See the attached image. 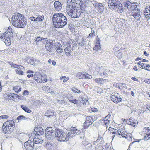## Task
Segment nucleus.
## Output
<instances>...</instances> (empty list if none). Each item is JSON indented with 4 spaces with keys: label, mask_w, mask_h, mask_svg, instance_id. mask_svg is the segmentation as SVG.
Here are the masks:
<instances>
[{
    "label": "nucleus",
    "mask_w": 150,
    "mask_h": 150,
    "mask_svg": "<svg viewBox=\"0 0 150 150\" xmlns=\"http://www.w3.org/2000/svg\"><path fill=\"white\" fill-rule=\"evenodd\" d=\"M53 23L56 28H63L67 24V19L63 13H56L53 16Z\"/></svg>",
    "instance_id": "7ed1b4c3"
},
{
    "label": "nucleus",
    "mask_w": 150,
    "mask_h": 150,
    "mask_svg": "<svg viewBox=\"0 0 150 150\" xmlns=\"http://www.w3.org/2000/svg\"><path fill=\"white\" fill-rule=\"evenodd\" d=\"M26 61L27 63L32 65H35V60L32 57H28L26 59Z\"/></svg>",
    "instance_id": "393cba45"
},
{
    "label": "nucleus",
    "mask_w": 150,
    "mask_h": 150,
    "mask_svg": "<svg viewBox=\"0 0 150 150\" xmlns=\"http://www.w3.org/2000/svg\"><path fill=\"white\" fill-rule=\"evenodd\" d=\"M44 39V38H41L40 37H38L35 40L36 43L38 44V42L40 41H41L42 40H43Z\"/></svg>",
    "instance_id": "de8ad7c7"
},
{
    "label": "nucleus",
    "mask_w": 150,
    "mask_h": 150,
    "mask_svg": "<svg viewBox=\"0 0 150 150\" xmlns=\"http://www.w3.org/2000/svg\"><path fill=\"white\" fill-rule=\"evenodd\" d=\"M140 134L144 136V139L145 140L150 139V128L149 127H145L143 130L140 132Z\"/></svg>",
    "instance_id": "6e6552de"
},
{
    "label": "nucleus",
    "mask_w": 150,
    "mask_h": 150,
    "mask_svg": "<svg viewBox=\"0 0 150 150\" xmlns=\"http://www.w3.org/2000/svg\"><path fill=\"white\" fill-rule=\"evenodd\" d=\"M97 92L98 93H103V90L101 88H97Z\"/></svg>",
    "instance_id": "6e6d98bb"
},
{
    "label": "nucleus",
    "mask_w": 150,
    "mask_h": 150,
    "mask_svg": "<svg viewBox=\"0 0 150 150\" xmlns=\"http://www.w3.org/2000/svg\"><path fill=\"white\" fill-rule=\"evenodd\" d=\"M76 76V77L80 79H90L92 78L90 75L83 71L78 72Z\"/></svg>",
    "instance_id": "9d476101"
},
{
    "label": "nucleus",
    "mask_w": 150,
    "mask_h": 150,
    "mask_svg": "<svg viewBox=\"0 0 150 150\" xmlns=\"http://www.w3.org/2000/svg\"><path fill=\"white\" fill-rule=\"evenodd\" d=\"M107 79H105L100 78H97L94 79L95 81L97 83L100 84H103L105 81H107Z\"/></svg>",
    "instance_id": "c85d7f7f"
},
{
    "label": "nucleus",
    "mask_w": 150,
    "mask_h": 150,
    "mask_svg": "<svg viewBox=\"0 0 150 150\" xmlns=\"http://www.w3.org/2000/svg\"><path fill=\"white\" fill-rule=\"evenodd\" d=\"M144 81L148 84H150V79H145Z\"/></svg>",
    "instance_id": "13d9d810"
},
{
    "label": "nucleus",
    "mask_w": 150,
    "mask_h": 150,
    "mask_svg": "<svg viewBox=\"0 0 150 150\" xmlns=\"http://www.w3.org/2000/svg\"><path fill=\"white\" fill-rule=\"evenodd\" d=\"M29 94V92L27 90H25L23 93L24 95H28Z\"/></svg>",
    "instance_id": "052dcab7"
},
{
    "label": "nucleus",
    "mask_w": 150,
    "mask_h": 150,
    "mask_svg": "<svg viewBox=\"0 0 150 150\" xmlns=\"http://www.w3.org/2000/svg\"><path fill=\"white\" fill-rule=\"evenodd\" d=\"M95 32L94 31V30L92 28H91V33H90L89 35L88 36V37H91V38H92L95 35Z\"/></svg>",
    "instance_id": "49530a36"
},
{
    "label": "nucleus",
    "mask_w": 150,
    "mask_h": 150,
    "mask_svg": "<svg viewBox=\"0 0 150 150\" xmlns=\"http://www.w3.org/2000/svg\"><path fill=\"white\" fill-rule=\"evenodd\" d=\"M55 49L57 52L59 53L62 52L63 49L61 44L59 42H56L55 45Z\"/></svg>",
    "instance_id": "5701e85b"
},
{
    "label": "nucleus",
    "mask_w": 150,
    "mask_h": 150,
    "mask_svg": "<svg viewBox=\"0 0 150 150\" xmlns=\"http://www.w3.org/2000/svg\"><path fill=\"white\" fill-rule=\"evenodd\" d=\"M144 69L150 71V65L146 64V66H145Z\"/></svg>",
    "instance_id": "5fc2aeb1"
},
{
    "label": "nucleus",
    "mask_w": 150,
    "mask_h": 150,
    "mask_svg": "<svg viewBox=\"0 0 150 150\" xmlns=\"http://www.w3.org/2000/svg\"><path fill=\"white\" fill-rule=\"evenodd\" d=\"M64 43L66 45L67 47L69 48L72 50H74L75 47L77 45L75 41L72 39L69 40L67 42H65Z\"/></svg>",
    "instance_id": "9b49d317"
},
{
    "label": "nucleus",
    "mask_w": 150,
    "mask_h": 150,
    "mask_svg": "<svg viewBox=\"0 0 150 150\" xmlns=\"http://www.w3.org/2000/svg\"><path fill=\"white\" fill-rule=\"evenodd\" d=\"M88 101V98H85L84 97H82L81 98L80 101L83 105H86Z\"/></svg>",
    "instance_id": "4c0bfd02"
},
{
    "label": "nucleus",
    "mask_w": 150,
    "mask_h": 150,
    "mask_svg": "<svg viewBox=\"0 0 150 150\" xmlns=\"http://www.w3.org/2000/svg\"><path fill=\"white\" fill-rule=\"evenodd\" d=\"M101 47L100 45V40H97L96 45L93 48L94 50L96 51L100 50Z\"/></svg>",
    "instance_id": "7c9ffc66"
},
{
    "label": "nucleus",
    "mask_w": 150,
    "mask_h": 150,
    "mask_svg": "<svg viewBox=\"0 0 150 150\" xmlns=\"http://www.w3.org/2000/svg\"><path fill=\"white\" fill-rule=\"evenodd\" d=\"M27 77L28 78L32 77L33 76L34 77V75H33L32 74H29L27 75Z\"/></svg>",
    "instance_id": "69168bd1"
},
{
    "label": "nucleus",
    "mask_w": 150,
    "mask_h": 150,
    "mask_svg": "<svg viewBox=\"0 0 150 150\" xmlns=\"http://www.w3.org/2000/svg\"><path fill=\"white\" fill-rule=\"evenodd\" d=\"M125 138L127 140L129 141H131L132 140V135L131 134H129L126 132V134H125Z\"/></svg>",
    "instance_id": "58836bf2"
},
{
    "label": "nucleus",
    "mask_w": 150,
    "mask_h": 150,
    "mask_svg": "<svg viewBox=\"0 0 150 150\" xmlns=\"http://www.w3.org/2000/svg\"><path fill=\"white\" fill-rule=\"evenodd\" d=\"M15 127L16 124L13 120H8L3 124L2 132L5 134H10L14 131Z\"/></svg>",
    "instance_id": "20e7f679"
},
{
    "label": "nucleus",
    "mask_w": 150,
    "mask_h": 150,
    "mask_svg": "<svg viewBox=\"0 0 150 150\" xmlns=\"http://www.w3.org/2000/svg\"><path fill=\"white\" fill-rule=\"evenodd\" d=\"M24 146L27 150H33L35 149L34 142L30 140H28L25 142ZM35 149H37V148Z\"/></svg>",
    "instance_id": "dca6fc26"
},
{
    "label": "nucleus",
    "mask_w": 150,
    "mask_h": 150,
    "mask_svg": "<svg viewBox=\"0 0 150 150\" xmlns=\"http://www.w3.org/2000/svg\"><path fill=\"white\" fill-rule=\"evenodd\" d=\"M115 55L118 58L120 59L122 57V54L119 51H117L115 53Z\"/></svg>",
    "instance_id": "37998d69"
},
{
    "label": "nucleus",
    "mask_w": 150,
    "mask_h": 150,
    "mask_svg": "<svg viewBox=\"0 0 150 150\" xmlns=\"http://www.w3.org/2000/svg\"><path fill=\"white\" fill-rule=\"evenodd\" d=\"M33 141L35 144H40L43 142L42 139L39 137L36 136L33 139Z\"/></svg>",
    "instance_id": "bb28decb"
},
{
    "label": "nucleus",
    "mask_w": 150,
    "mask_h": 150,
    "mask_svg": "<svg viewBox=\"0 0 150 150\" xmlns=\"http://www.w3.org/2000/svg\"><path fill=\"white\" fill-rule=\"evenodd\" d=\"M4 97L6 99L9 100H13L16 98H19V96L16 94L12 93L7 92L4 95Z\"/></svg>",
    "instance_id": "f3484780"
},
{
    "label": "nucleus",
    "mask_w": 150,
    "mask_h": 150,
    "mask_svg": "<svg viewBox=\"0 0 150 150\" xmlns=\"http://www.w3.org/2000/svg\"><path fill=\"white\" fill-rule=\"evenodd\" d=\"M96 8L98 11L97 13H100L102 12L104 9L103 6L101 4H98V5L96 6Z\"/></svg>",
    "instance_id": "c756f323"
},
{
    "label": "nucleus",
    "mask_w": 150,
    "mask_h": 150,
    "mask_svg": "<svg viewBox=\"0 0 150 150\" xmlns=\"http://www.w3.org/2000/svg\"><path fill=\"white\" fill-rule=\"evenodd\" d=\"M93 122L92 118L90 116L86 117V121L83 125V129H87L90 125L92 124Z\"/></svg>",
    "instance_id": "4468645a"
},
{
    "label": "nucleus",
    "mask_w": 150,
    "mask_h": 150,
    "mask_svg": "<svg viewBox=\"0 0 150 150\" xmlns=\"http://www.w3.org/2000/svg\"><path fill=\"white\" fill-rule=\"evenodd\" d=\"M9 116L7 115H2L0 116V118L2 119H8Z\"/></svg>",
    "instance_id": "603ef678"
},
{
    "label": "nucleus",
    "mask_w": 150,
    "mask_h": 150,
    "mask_svg": "<svg viewBox=\"0 0 150 150\" xmlns=\"http://www.w3.org/2000/svg\"><path fill=\"white\" fill-rule=\"evenodd\" d=\"M54 5L55 9L58 11H59L62 9V4L58 1H56L54 2Z\"/></svg>",
    "instance_id": "cd10ccee"
},
{
    "label": "nucleus",
    "mask_w": 150,
    "mask_h": 150,
    "mask_svg": "<svg viewBox=\"0 0 150 150\" xmlns=\"http://www.w3.org/2000/svg\"><path fill=\"white\" fill-rule=\"evenodd\" d=\"M75 2L70 3L66 7V10L68 14L72 18L79 17L82 9L85 7V2L84 0H75Z\"/></svg>",
    "instance_id": "f257e3e1"
},
{
    "label": "nucleus",
    "mask_w": 150,
    "mask_h": 150,
    "mask_svg": "<svg viewBox=\"0 0 150 150\" xmlns=\"http://www.w3.org/2000/svg\"><path fill=\"white\" fill-rule=\"evenodd\" d=\"M117 127H118L119 129H123V130H124L125 128V124L123 123L121 124H119L117 125Z\"/></svg>",
    "instance_id": "a18cd8bd"
},
{
    "label": "nucleus",
    "mask_w": 150,
    "mask_h": 150,
    "mask_svg": "<svg viewBox=\"0 0 150 150\" xmlns=\"http://www.w3.org/2000/svg\"><path fill=\"white\" fill-rule=\"evenodd\" d=\"M58 103L60 104H64L65 103V101L63 100H58Z\"/></svg>",
    "instance_id": "bf43d9fd"
},
{
    "label": "nucleus",
    "mask_w": 150,
    "mask_h": 150,
    "mask_svg": "<svg viewBox=\"0 0 150 150\" xmlns=\"http://www.w3.org/2000/svg\"><path fill=\"white\" fill-rule=\"evenodd\" d=\"M21 107L27 113H30L31 110L28 107L23 105H21Z\"/></svg>",
    "instance_id": "f704fd0d"
},
{
    "label": "nucleus",
    "mask_w": 150,
    "mask_h": 150,
    "mask_svg": "<svg viewBox=\"0 0 150 150\" xmlns=\"http://www.w3.org/2000/svg\"><path fill=\"white\" fill-rule=\"evenodd\" d=\"M12 29L11 27L10 26H9L7 31L3 33H6V34L9 35L10 34H11V33H12Z\"/></svg>",
    "instance_id": "79ce46f5"
},
{
    "label": "nucleus",
    "mask_w": 150,
    "mask_h": 150,
    "mask_svg": "<svg viewBox=\"0 0 150 150\" xmlns=\"http://www.w3.org/2000/svg\"><path fill=\"white\" fill-rule=\"evenodd\" d=\"M111 114L110 113H109L104 119L100 120L102 123L103 124V125H105L107 128L109 125L110 121L111 120Z\"/></svg>",
    "instance_id": "2eb2a0df"
},
{
    "label": "nucleus",
    "mask_w": 150,
    "mask_h": 150,
    "mask_svg": "<svg viewBox=\"0 0 150 150\" xmlns=\"http://www.w3.org/2000/svg\"><path fill=\"white\" fill-rule=\"evenodd\" d=\"M72 90L73 92L76 93H80V90L76 88H73Z\"/></svg>",
    "instance_id": "09e8293b"
},
{
    "label": "nucleus",
    "mask_w": 150,
    "mask_h": 150,
    "mask_svg": "<svg viewBox=\"0 0 150 150\" xmlns=\"http://www.w3.org/2000/svg\"><path fill=\"white\" fill-rule=\"evenodd\" d=\"M17 69L16 70L17 74L19 75H23L24 74V71L25 70L24 67L22 66L19 65Z\"/></svg>",
    "instance_id": "aec40b11"
},
{
    "label": "nucleus",
    "mask_w": 150,
    "mask_h": 150,
    "mask_svg": "<svg viewBox=\"0 0 150 150\" xmlns=\"http://www.w3.org/2000/svg\"><path fill=\"white\" fill-rule=\"evenodd\" d=\"M116 130V129H115L114 128H112L111 127H110L108 129V130L110 133H112V134L114 135L113 136V137L115 136V134L116 133V132L115 131Z\"/></svg>",
    "instance_id": "473e14b6"
},
{
    "label": "nucleus",
    "mask_w": 150,
    "mask_h": 150,
    "mask_svg": "<svg viewBox=\"0 0 150 150\" xmlns=\"http://www.w3.org/2000/svg\"><path fill=\"white\" fill-rule=\"evenodd\" d=\"M127 124L131 125L133 126H135L137 125L138 124L137 120H134L132 118H130L127 120Z\"/></svg>",
    "instance_id": "4be33fe9"
},
{
    "label": "nucleus",
    "mask_w": 150,
    "mask_h": 150,
    "mask_svg": "<svg viewBox=\"0 0 150 150\" xmlns=\"http://www.w3.org/2000/svg\"><path fill=\"white\" fill-rule=\"evenodd\" d=\"M30 19L31 21H33L34 22H36V20H35L36 18L33 16L30 17Z\"/></svg>",
    "instance_id": "4d7b16f0"
},
{
    "label": "nucleus",
    "mask_w": 150,
    "mask_h": 150,
    "mask_svg": "<svg viewBox=\"0 0 150 150\" xmlns=\"http://www.w3.org/2000/svg\"><path fill=\"white\" fill-rule=\"evenodd\" d=\"M69 48L67 47L64 50V51L65 54L68 56H70L71 54V50L70 49H69Z\"/></svg>",
    "instance_id": "2f4dec72"
},
{
    "label": "nucleus",
    "mask_w": 150,
    "mask_h": 150,
    "mask_svg": "<svg viewBox=\"0 0 150 150\" xmlns=\"http://www.w3.org/2000/svg\"><path fill=\"white\" fill-rule=\"evenodd\" d=\"M131 4V2L129 0H126L123 3L124 6L126 8H128Z\"/></svg>",
    "instance_id": "a19ab883"
},
{
    "label": "nucleus",
    "mask_w": 150,
    "mask_h": 150,
    "mask_svg": "<svg viewBox=\"0 0 150 150\" xmlns=\"http://www.w3.org/2000/svg\"><path fill=\"white\" fill-rule=\"evenodd\" d=\"M27 74H28V73L33 74L34 73V71L32 70H28L27 71Z\"/></svg>",
    "instance_id": "0e129e2a"
},
{
    "label": "nucleus",
    "mask_w": 150,
    "mask_h": 150,
    "mask_svg": "<svg viewBox=\"0 0 150 150\" xmlns=\"http://www.w3.org/2000/svg\"><path fill=\"white\" fill-rule=\"evenodd\" d=\"M45 48L48 51H53L54 49V46L52 40L50 39L47 40L45 46Z\"/></svg>",
    "instance_id": "f8f14e48"
},
{
    "label": "nucleus",
    "mask_w": 150,
    "mask_h": 150,
    "mask_svg": "<svg viewBox=\"0 0 150 150\" xmlns=\"http://www.w3.org/2000/svg\"><path fill=\"white\" fill-rule=\"evenodd\" d=\"M34 79L36 82L40 83H44L47 81L45 76H43L41 73L38 72L35 73Z\"/></svg>",
    "instance_id": "0eeeda50"
},
{
    "label": "nucleus",
    "mask_w": 150,
    "mask_h": 150,
    "mask_svg": "<svg viewBox=\"0 0 150 150\" xmlns=\"http://www.w3.org/2000/svg\"><path fill=\"white\" fill-rule=\"evenodd\" d=\"M56 137L57 139L61 142L67 141L69 140V138L71 137L69 135L68 133L58 129L56 131Z\"/></svg>",
    "instance_id": "423d86ee"
},
{
    "label": "nucleus",
    "mask_w": 150,
    "mask_h": 150,
    "mask_svg": "<svg viewBox=\"0 0 150 150\" xmlns=\"http://www.w3.org/2000/svg\"><path fill=\"white\" fill-rule=\"evenodd\" d=\"M34 132L36 135L39 136L43 134L44 131L42 127L38 126L35 128Z\"/></svg>",
    "instance_id": "a211bd4d"
},
{
    "label": "nucleus",
    "mask_w": 150,
    "mask_h": 150,
    "mask_svg": "<svg viewBox=\"0 0 150 150\" xmlns=\"http://www.w3.org/2000/svg\"><path fill=\"white\" fill-rule=\"evenodd\" d=\"M53 132V129L51 127L47 128L45 131V136L47 138H51Z\"/></svg>",
    "instance_id": "6ab92c4d"
},
{
    "label": "nucleus",
    "mask_w": 150,
    "mask_h": 150,
    "mask_svg": "<svg viewBox=\"0 0 150 150\" xmlns=\"http://www.w3.org/2000/svg\"><path fill=\"white\" fill-rule=\"evenodd\" d=\"M24 117V116L22 115H21L18 116L17 119L18 120H21L22 119H23Z\"/></svg>",
    "instance_id": "680f3d73"
},
{
    "label": "nucleus",
    "mask_w": 150,
    "mask_h": 150,
    "mask_svg": "<svg viewBox=\"0 0 150 150\" xmlns=\"http://www.w3.org/2000/svg\"><path fill=\"white\" fill-rule=\"evenodd\" d=\"M108 6L109 8L115 11L122 12L123 8L122 4L118 1L116 0H109L108 2Z\"/></svg>",
    "instance_id": "39448f33"
},
{
    "label": "nucleus",
    "mask_w": 150,
    "mask_h": 150,
    "mask_svg": "<svg viewBox=\"0 0 150 150\" xmlns=\"http://www.w3.org/2000/svg\"><path fill=\"white\" fill-rule=\"evenodd\" d=\"M130 9L131 10V11H134L138 10L137 8V5L135 3L132 4L130 8Z\"/></svg>",
    "instance_id": "e433bc0d"
},
{
    "label": "nucleus",
    "mask_w": 150,
    "mask_h": 150,
    "mask_svg": "<svg viewBox=\"0 0 150 150\" xmlns=\"http://www.w3.org/2000/svg\"><path fill=\"white\" fill-rule=\"evenodd\" d=\"M44 19V17L43 15H38V17L36 18V22L41 21Z\"/></svg>",
    "instance_id": "ea45409f"
},
{
    "label": "nucleus",
    "mask_w": 150,
    "mask_h": 150,
    "mask_svg": "<svg viewBox=\"0 0 150 150\" xmlns=\"http://www.w3.org/2000/svg\"><path fill=\"white\" fill-rule=\"evenodd\" d=\"M133 69L135 71H137L138 70V69L137 68L136 66H135L133 68Z\"/></svg>",
    "instance_id": "338daca9"
},
{
    "label": "nucleus",
    "mask_w": 150,
    "mask_h": 150,
    "mask_svg": "<svg viewBox=\"0 0 150 150\" xmlns=\"http://www.w3.org/2000/svg\"><path fill=\"white\" fill-rule=\"evenodd\" d=\"M13 90L16 93H18L21 90V88L20 86H16L13 87Z\"/></svg>",
    "instance_id": "c9c22d12"
},
{
    "label": "nucleus",
    "mask_w": 150,
    "mask_h": 150,
    "mask_svg": "<svg viewBox=\"0 0 150 150\" xmlns=\"http://www.w3.org/2000/svg\"><path fill=\"white\" fill-rule=\"evenodd\" d=\"M69 100L70 102L75 104H77L78 103V101L75 99H71V98H69Z\"/></svg>",
    "instance_id": "c03bdc74"
},
{
    "label": "nucleus",
    "mask_w": 150,
    "mask_h": 150,
    "mask_svg": "<svg viewBox=\"0 0 150 150\" xmlns=\"http://www.w3.org/2000/svg\"><path fill=\"white\" fill-rule=\"evenodd\" d=\"M42 88L43 90L45 91H47V92H48V91H50L49 87L48 86H44L42 87Z\"/></svg>",
    "instance_id": "8fccbe9b"
},
{
    "label": "nucleus",
    "mask_w": 150,
    "mask_h": 150,
    "mask_svg": "<svg viewBox=\"0 0 150 150\" xmlns=\"http://www.w3.org/2000/svg\"><path fill=\"white\" fill-rule=\"evenodd\" d=\"M9 64L12 67L17 68L18 66L19 65L13 63L12 62H10Z\"/></svg>",
    "instance_id": "3c124183"
},
{
    "label": "nucleus",
    "mask_w": 150,
    "mask_h": 150,
    "mask_svg": "<svg viewBox=\"0 0 150 150\" xmlns=\"http://www.w3.org/2000/svg\"><path fill=\"white\" fill-rule=\"evenodd\" d=\"M77 129L76 126L73 127H72L70 128V131L68 132L69 135L70 136V137H72L77 132Z\"/></svg>",
    "instance_id": "b1692460"
},
{
    "label": "nucleus",
    "mask_w": 150,
    "mask_h": 150,
    "mask_svg": "<svg viewBox=\"0 0 150 150\" xmlns=\"http://www.w3.org/2000/svg\"><path fill=\"white\" fill-rule=\"evenodd\" d=\"M6 34V33L0 34V38L3 39L6 45L8 46L11 43V40L10 39L11 36Z\"/></svg>",
    "instance_id": "1a4fd4ad"
},
{
    "label": "nucleus",
    "mask_w": 150,
    "mask_h": 150,
    "mask_svg": "<svg viewBox=\"0 0 150 150\" xmlns=\"http://www.w3.org/2000/svg\"><path fill=\"white\" fill-rule=\"evenodd\" d=\"M146 65V64L142 63L141 66H139V67L142 69H144Z\"/></svg>",
    "instance_id": "864d4df0"
},
{
    "label": "nucleus",
    "mask_w": 150,
    "mask_h": 150,
    "mask_svg": "<svg viewBox=\"0 0 150 150\" xmlns=\"http://www.w3.org/2000/svg\"><path fill=\"white\" fill-rule=\"evenodd\" d=\"M112 101L114 103H117L122 101V98L120 95L117 93H115L113 94H112L110 97Z\"/></svg>",
    "instance_id": "ddd939ff"
},
{
    "label": "nucleus",
    "mask_w": 150,
    "mask_h": 150,
    "mask_svg": "<svg viewBox=\"0 0 150 150\" xmlns=\"http://www.w3.org/2000/svg\"><path fill=\"white\" fill-rule=\"evenodd\" d=\"M131 79L134 80V81H138V79H137L136 78L134 77H132L131 78Z\"/></svg>",
    "instance_id": "774afa93"
},
{
    "label": "nucleus",
    "mask_w": 150,
    "mask_h": 150,
    "mask_svg": "<svg viewBox=\"0 0 150 150\" xmlns=\"http://www.w3.org/2000/svg\"><path fill=\"white\" fill-rule=\"evenodd\" d=\"M13 25L18 28H24L27 25L28 21L24 16L19 13L13 15L12 17Z\"/></svg>",
    "instance_id": "f03ea898"
},
{
    "label": "nucleus",
    "mask_w": 150,
    "mask_h": 150,
    "mask_svg": "<svg viewBox=\"0 0 150 150\" xmlns=\"http://www.w3.org/2000/svg\"><path fill=\"white\" fill-rule=\"evenodd\" d=\"M126 132L125 130L119 129L116 132V134L120 138L124 137H125V135H126Z\"/></svg>",
    "instance_id": "412c9836"
},
{
    "label": "nucleus",
    "mask_w": 150,
    "mask_h": 150,
    "mask_svg": "<svg viewBox=\"0 0 150 150\" xmlns=\"http://www.w3.org/2000/svg\"><path fill=\"white\" fill-rule=\"evenodd\" d=\"M91 110L92 111L94 112H96L97 111V110L96 108H93L91 109Z\"/></svg>",
    "instance_id": "e2e57ef3"
},
{
    "label": "nucleus",
    "mask_w": 150,
    "mask_h": 150,
    "mask_svg": "<svg viewBox=\"0 0 150 150\" xmlns=\"http://www.w3.org/2000/svg\"><path fill=\"white\" fill-rule=\"evenodd\" d=\"M132 14L134 18L137 19H139L141 17L138 10L134 11H132Z\"/></svg>",
    "instance_id": "a878e982"
},
{
    "label": "nucleus",
    "mask_w": 150,
    "mask_h": 150,
    "mask_svg": "<svg viewBox=\"0 0 150 150\" xmlns=\"http://www.w3.org/2000/svg\"><path fill=\"white\" fill-rule=\"evenodd\" d=\"M45 115L47 117H50L54 115V112L51 110H47L45 114Z\"/></svg>",
    "instance_id": "72a5a7b5"
}]
</instances>
